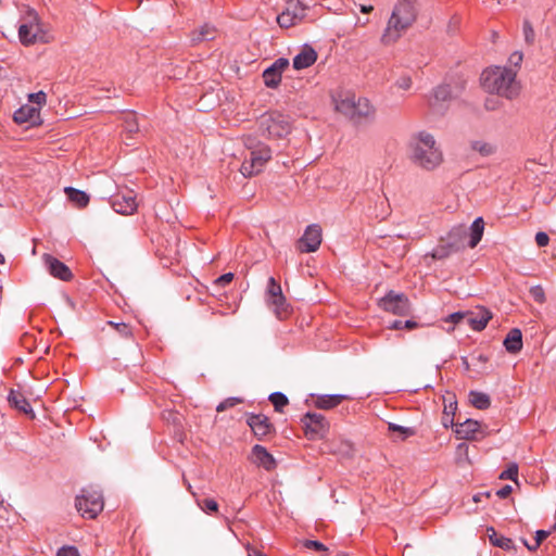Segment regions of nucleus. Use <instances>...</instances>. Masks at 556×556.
Listing matches in <instances>:
<instances>
[{
    "instance_id": "603ef678",
    "label": "nucleus",
    "mask_w": 556,
    "mask_h": 556,
    "mask_svg": "<svg viewBox=\"0 0 556 556\" xmlns=\"http://www.w3.org/2000/svg\"><path fill=\"white\" fill-rule=\"evenodd\" d=\"M56 556H80L78 549L75 546H63L61 547Z\"/></svg>"
},
{
    "instance_id": "680f3d73",
    "label": "nucleus",
    "mask_w": 556,
    "mask_h": 556,
    "mask_svg": "<svg viewBox=\"0 0 556 556\" xmlns=\"http://www.w3.org/2000/svg\"><path fill=\"white\" fill-rule=\"evenodd\" d=\"M168 415H169L168 420H172L174 424L179 422L178 414L169 412Z\"/></svg>"
},
{
    "instance_id": "c756f323",
    "label": "nucleus",
    "mask_w": 556,
    "mask_h": 556,
    "mask_svg": "<svg viewBox=\"0 0 556 556\" xmlns=\"http://www.w3.org/2000/svg\"><path fill=\"white\" fill-rule=\"evenodd\" d=\"M483 230H484V222H483L482 217L476 218L470 227V240L468 242V245L470 248L477 247V244L481 241Z\"/></svg>"
},
{
    "instance_id": "e433bc0d",
    "label": "nucleus",
    "mask_w": 556,
    "mask_h": 556,
    "mask_svg": "<svg viewBox=\"0 0 556 556\" xmlns=\"http://www.w3.org/2000/svg\"><path fill=\"white\" fill-rule=\"evenodd\" d=\"M279 293H282L280 283L274 278L270 277L268 279L267 288H266V299L267 298H277Z\"/></svg>"
},
{
    "instance_id": "2eb2a0df",
    "label": "nucleus",
    "mask_w": 556,
    "mask_h": 556,
    "mask_svg": "<svg viewBox=\"0 0 556 556\" xmlns=\"http://www.w3.org/2000/svg\"><path fill=\"white\" fill-rule=\"evenodd\" d=\"M45 266L49 274L54 278L63 281H70L73 278V274L67 265L50 254H43L42 256Z\"/></svg>"
},
{
    "instance_id": "f3484780",
    "label": "nucleus",
    "mask_w": 556,
    "mask_h": 556,
    "mask_svg": "<svg viewBox=\"0 0 556 556\" xmlns=\"http://www.w3.org/2000/svg\"><path fill=\"white\" fill-rule=\"evenodd\" d=\"M482 432L479 421L473 419H466L463 422L455 424V434L460 440H477Z\"/></svg>"
},
{
    "instance_id": "a19ab883",
    "label": "nucleus",
    "mask_w": 556,
    "mask_h": 556,
    "mask_svg": "<svg viewBox=\"0 0 556 556\" xmlns=\"http://www.w3.org/2000/svg\"><path fill=\"white\" fill-rule=\"evenodd\" d=\"M525 41L528 45H533L535 40V33L530 21L525 20L522 25Z\"/></svg>"
},
{
    "instance_id": "aec40b11",
    "label": "nucleus",
    "mask_w": 556,
    "mask_h": 556,
    "mask_svg": "<svg viewBox=\"0 0 556 556\" xmlns=\"http://www.w3.org/2000/svg\"><path fill=\"white\" fill-rule=\"evenodd\" d=\"M317 60V52L308 45H304L300 53L293 58V67L298 71L312 66Z\"/></svg>"
},
{
    "instance_id": "dca6fc26",
    "label": "nucleus",
    "mask_w": 556,
    "mask_h": 556,
    "mask_svg": "<svg viewBox=\"0 0 556 556\" xmlns=\"http://www.w3.org/2000/svg\"><path fill=\"white\" fill-rule=\"evenodd\" d=\"M492 318V313L483 307H477V311H467L466 324L475 331H482L489 320Z\"/></svg>"
},
{
    "instance_id": "09e8293b",
    "label": "nucleus",
    "mask_w": 556,
    "mask_h": 556,
    "mask_svg": "<svg viewBox=\"0 0 556 556\" xmlns=\"http://www.w3.org/2000/svg\"><path fill=\"white\" fill-rule=\"evenodd\" d=\"M28 100L29 102L31 103H35L39 106L46 104V101H47V96L43 91H38V92H35V93H30L28 96Z\"/></svg>"
},
{
    "instance_id": "6ab92c4d",
    "label": "nucleus",
    "mask_w": 556,
    "mask_h": 556,
    "mask_svg": "<svg viewBox=\"0 0 556 556\" xmlns=\"http://www.w3.org/2000/svg\"><path fill=\"white\" fill-rule=\"evenodd\" d=\"M39 109L29 104H24L14 112L13 121L18 125H36L39 119Z\"/></svg>"
},
{
    "instance_id": "20e7f679",
    "label": "nucleus",
    "mask_w": 556,
    "mask_h": 556,
    "mask_svg": "<svg viewBox=\"0 0 556 556\" xmlns=\"http://www.w3.org/2000/svg\"><path fill=\"white\" fill-rule=\"evenodd\" d=\"M336 111L353 124H362L375 117L376 110L367 98L356 97L352 92H339L333 97Z\"/></svg>"
},
{
    "instance_id": "7c9ffc66",
    "label": "nucleus",
    "mask_w": 556,
    "mask_h": 556,
    "mask_svg": "<svg viewBox=\"0 0 556 556\" xmlns=\"http://www.w3.org/2000/svg\"><path fill=\"white\" fill-rule=\"evenodd\" d=\"M452 98L451 88L448 85H440L432 92V99L430 104L432 106L439 105L440 103L450 101Z\"/></svg>"
},
{
    "instance_id": "c85d7f7f",
    "label": "nucleus",
    "mask_w": 556,
    "mask_h": 556,
    "mask_svg": "<svg viewBox=\"0 0 556 556\" xmlns=\"http://www.w3.org/2000/svg\"><path fill=\"white\" fill-rule=\"evenodd\" d=\"M452 254H455L453 250L450 249L448 244L441 239L440 244H438L430 253H427L424 258L427 260L431 257L435 261H443L450 257Z\"/></svg>"
},
{
    "instance_id": "338daca9",
    "label": "nucleus",
    "mask_w": 556,
    "mask_h": 556,
    "mask_svg": "<svg viewBox=\"0 0 556 556\" xmlns=\"http://www.w3.org/2000/svg\"><path fill=\"white\" fill-rule=\"evenodd\" d=\"M336 556H349L346 553L340 552Z\"/></svg>"
},
{
    "instance_id": "de8ad7c7",
    "label": "nucleus",
    "mask_w": 556,
    "mask_h": 556,
    "mask_svg": "<svg viewBox=\"0 0 556 556\" xmlns=\"http://www.w3.org/2000/svg\"><path fill=\"white\" fill-rule=\"evenodd\" d=\"M466 316H467V311L466 312H455L453 314H450L445 319L444 321L445 323H451L453 325H458L460 324L462 321H465L466 323Z\"/></svg>"
},
{
    "instance_id": "f8f14e48",
    "label": "nucleus",
    "mask_w": 556,
    "mask_h": 556,
    "mask_svg": "<svg viewBox=\"0 0 556 556\" xmlns=\"http://www.w3.org/2000/svg\"><path fill=\"white\" fill-rule=\"evenodd\" d=\"M247 425L252 430L254 437L263 441L268 437H271L276 433V429L274 425L270 422L269 418L264 414H254L247 413Z\"/></svg>"
},
{
    "instance_id": "cd10ccee",
    "label": "nucleus",
    "mask_w": 556,
    "mask_h": 556,
    "mask_svg": "<svg viewBox=\"0 0 556 556\" xmlns=\"http://www.w3.org/2000/svg\"><path fill=\"white\" fill-rule=\"evenodd\" d=\"M68 200L74 203L78 208L86 207L89 203V195L81 190L75 189L73 187H66L64 189Z\"/></svg>"
},
{
    "instance_id": "49530a36",
    "label": "nucleus",
    "mask_w": 556,
    "mask_h": 556,
    "mask_svg": "<svg viewBox=\"0 0 556 556\" xmlns=\"http://www.w3.org/2000/svg\"><path fill=\"white\" fill-rule=\"evenodd\" d=\"M239 403H242V399L240 397H228L226 400H224L223 402H220L217 407H216V410L217 412H224L230 407H233L236 406L237 404Z\"/></svg>"
},
{
    "instance_id": "a878e982",
    "label": "nucleus",
    "mask_w": 556,
    "mask_h": 556,
    "mask_svg": "<svg viewBox=\"0 0 556 556\" xmlns=\"http://www.w3.org/2000/svg\"><path fill=\"white\" fill-rule=\"evenodd\" d=\"M345 399L346 396L342 394L318 395L315 399V406L319 409H331L340 405Z\"/></svg>"
},
{
    "instance_id": "8fccbe9b",
    "label": "nucleus",
    "mask_w": 556,
    "mask_h": 556,
    "mask_svg": "<svg viewBox=\"0 0 556 556\" xmlns=\"http://www.w3.org/2000/svg\"><path fill=\"white\" fill-rule=\"evenodd\" d=\"M530 294L538 303H543L545 301V293L541 286H534L530 289Z\"/></svg>"
},
{
    "instance_id": "c9c22d12",
    "label": "nucleus",
    "mask_w": 556,
    "mask_h": 556,
    "mask_svg": "<svg viewBox=\"0 0 556 556\" xmlns=\"http://www.w3.org/2000/svg\"><path fill=\"white\" fill-rule=\"evenodd\" d=\"M124 129L128 134H135L139 130L137 116L134 113H128L125 115Z\"/></svg>"
},
{
    "instance_id": "0e129e2a",
    "label": "nucleus",
    "mask_w": 556,
    "mask_h": 556,
    "mask_svg": "<svg viewBox=\"0 0 556 556\" xmlns=\"http://www.w3.org/2000/svg\"><path fill=\"white\" fill-rule=\"evenodd\" d=\"M5 263V257L3 254L0 253V264H4Z\"/></svg>"
},
{
    "instance_id": "ea45409f",
    "label": "nucleus",
    "mask_w": 556,
    "mask_h": 556,
    "mask_svg": "<svg viewBox=\"0 0 556 556\" xmlns=\"http://www.w3.org/2000/svg\"><path fill=\"white\" fill-rule=\"evenodd\" d=\"M417 327H418V324L414 320H406V321L394 320L388 326V328L392 329V330H401V329L412 330Z\"/></svg>"
},
{
    "instance_id": "ddd939ff",
    "label": "nucleus",
    "mask_w": 556,
    "mask_h": 556,
    "mask_svg": "<svg viewBox=\"0 0 556 556\" xmlns=\"http://www.w3.org/2000/svg\"><path fill=\"white\" fill-rule=\"evenodd\" d=\"M321 244V228L317 224L307 226L304 235L298 242V250L302 253L315 252Z\"/></svg>"
},
{
    "instance_id": "72a5a7b5",
    "label": "nucleus",
    "mask_w": 556,
    "mask_h": 556,
    "mask_svg": "<svg viewBox=\"0 0 556 556\" xmlns=\"http://www.w3.org/2000/svg\"><path fill=\"white\" fill-rule=\"evenodd\" d=\"M470 147L482 156H490L496 151L495 146L483 140L471 141Z\"/></svg>"
},
{
    "instance_id": "5701e85b",
    "label": "nucleus",
    "mask_w": 556,
    "mask_h": 556,
    "mask_svg": "<svg viewBox=\"0 0 556 556\" xmlns=\"http://www.w3.org/2000/svg\"><path fill=\"white\" fill-rule=\"evenodd\" d=\"M504 346L508 353L516 354L522 349V333L518 328H513L504 339Z\"/></svg>"
},
{
    "instance_id": "4be33fe9",
    "label": "nucleus",
    "mask_w": 556,
    "mask_h": 556,
    "mask_svg": "<svg viewBox=\"0 0 556 556\" xmlns=\"http://www.w3.org/2000/svg\"><path fill=\"white\" fill-rule=\"evenodd\" d=\"M266 302L277 318L285 319L289 316L290 305L287 303L283 293H279L277 298H267Z\"/></svg>"
},
{
    "instance_id": "13d9d810",
    "label": "nucleus",
    "mask_w": 556,
    "mask_h": 556,
    "mask_svg": "<svg viewBox=\"0 0 556 556\" xmlns=\"http://www.w3.org/2000/svg\"><path fill=\"white\" fill-rule=\"evenodd\" d=\"M513 489L510 485H504L503 488H501L497 492H496V495L500 497V498H506L509 496V494L511 493Z\"/></svg>"
},
{
    "instance_id": "f704fd0d",
    "label": "nucleus",
    "mask_w": 556,
    "mask_h": 556,
    "mask_svg": "<svg viewBox=\"0 0 556 556\" xmlns=\"http://www.w3.org/2000/svg\"><path fill=\"white\" fill-rule=\"evenodd\" d=\"M269 401L278 413H282L283 408L289 404V400L282 392H274L269 395Z\"/></svg>"
},
{
    "instance_id": "37998d69",
    "label": "nucleus",
    "mask_w": 556,
    "mask_h": 556,
    "mask_svg": "<svg viewBox=\"0 0 556 556\" xmlns=\"http://www.w3.org/2000/svg\"><path fill=\"white\" fill-rule=\"evenodd\" d=\"M388 428L392 432L401 433L403 435L402 439H406V438L415 434V431L413 428H407V427L399 426L395 424H389Z\"/></svg>"
},
{
    "instance_id": "69168bd1",
    "label": "nucleus",
    "mask_w": 556,
    "mask_h": 556,
    "mask_svg": "<svg viewBox=\"0 0 556 556\" xmlns=\"http://www.w3.org/2000/svg\"><path fill=\"white\" fill-rule=\"evenodd\" d=\"M463 363H464V367H466L468 369L469 368V364H468L466 358L463 359Z\"/></svg>"
},
{
    "instance_id": "f257e3e1",
    "label": "nucleus",
    "mask_w": 556,
    "mask_h": 556,
    "mask_svg": "<svg viewBox=\"0 0 556 556\" xmlns=\"http://www.w3.org/2000/svg\"><path fill=\"white\" fill-rule=\"evenodd\" d=\"M417 16V0H397L381 36V42L386 46L396 42L413 26Z\"/></svg>"
},
{
    "instance_id": "423d86ee",
    "label": "nucleus",
    "mask_w": 556,
    "mask_h": 556,
    "mask_svg": "<svg viewBox=\"0 0 556 556\" xmlns=\"http://www.w3.org/2000/svg\"><path fill=\"white\" fill-rule=\"evenodd\" d=\"M257 127L260 134L267 139H282L291 132L292 121L279 111H270L257 119Z\"/></svg>"
},
{
    "instance_id": "9b49d317",
    "label": "nucleus",
    "mask_w": 556,
    "mask_h": 556,
    "mask_svg": "<svg viewBox=\"0 0 556 556\" xmlns=\"http://www.w3.org/2000/svg\"><path fill=\"white\" fill-rule=\"evenodd\" d=\"M306 10L307 7L300 0H289L286 10L277 16V23L280 27L289 28L304 20Z\"/></svg>"
},
{
    "instance_id": "4d7b16f0",
    "label": "nucleus",
    "mask_w": 556,
    "mask_h": 556,
    "mask_svg": "<svg viewBox=\"0 0 556 556\" xmlns=\"http://www.w3.org/2000/svg\"><path fill=\"white\" fill-rule=\"evenodd\" d=\"M523 59V54L520 51H515L509 55V63L516 67L520 66Z\"/></svg>"
},
{
    "instance_id": "412c9836",
    "label": "nucleus",
    "mask_w": 556,
    "mask_h": 556,
    "mask_svg": "<svg viewBox=\"0 0 556 556\" xmlns=\"http://www.w3.org/2000/svg\"><path fill=\"white\" fill-rule=\"evenodd\" d=\"M467 237V232L465 229L460 227L453 228L446 236V238H442L445 243L448 244L450 249L454 251V253H458L463 251L466 247L465 239Z\"/></svg>"
},
{
    "instance_id": "2f4dec72",
    "label": "nucleus",
    "mask_w": 556,
    "mask_h": 556,
    "mask_svg": "<svg viewBox=\"0 0 556 556\" xmlns=\"http://www.w3.org/2000/svg\"><path fill=\"white\" fill-rule=\"evenodd\" d=\"M468 396L471 405L478 409H486L491 405V399L486 393L470 391Z\"/></svg>"
},
{
    "instance_id": "0eeeda50",
    "label": "nucleus",
    "mask_w": 556,
    "mask_h": 556,
    "mask_svg": "<svg viewBox=\"0 0 556 556\" xmlns=\"http://www.w3.org/2000/svg\"><path fill=\"white\" fill-rule=\"evenodd\" d=\"M75 506L83 517L93 519L103 510V496L94 490H83L76 497Z\"/></svg>"
},
{
    "instance_id": "5fc2aeb1",
    "label": "nucleus",
    "mask_w": 556,
    "mask_h": 556,
    "mask_svg": "<svg viewBox=\"0 0 556 556\" xmlns=\"http://www.w3.org/2000/svg\"><path fill=\"white\" fill-rule=\"evenodd\" d=\"M232 280H233V274H232V273H227V274H224V275L219 276V277L214 281V283H215L216 286L224 287V286H226V285H229Z\"/></svg>"
},
{
    "instance_id": "39448f33",
    "label": "nucleus",
    "mask_w": 556,
    "mask_h": 556,
    "mask_svg": "<svg viewBox=\"0 0 556 556\" xmlns=\"http://www.w3.org/2000/svg\"><path fill=\"white\" fill-rule=\"evenodd\" d=\"M244 144L250 151V156L241 164L240 172L244 177H252L264 169L273 152L268 144L256 141L250 136L244 139Z\"/></svg>"
},
{
    "instance_id": "bb28decb",
    "label": "nucleus",
    "mask_w": 556,
    "mask_h": 556,
    "mask_svg": "<svg viewBox=\"0 0 556 556\" xmlns=\"http://www.w3.org/2000/svg\"><path fill=\"white\" fill-rule=\"evenodd\" d=\"M486 533L492 545L501 547L505 551L515 548L514 541L509 538L498 535L493 527H488Z\"/></svg>"
},
{
    "instance_id": "b1692460",
    "label": "nucleus",
    "mask_w": 556,
    "mask_h": 556,
    "mask_svg": "<svg viewBox=\"0 0 556 556\" xmlns=\"http://www.w3.org/2000/svg\"><path fill=\"white\" fill-rule=\"evenodd\" d=\"M8 401L12 407L24 413V414H33L31 405L28 400L24 396L20 391L11 390L8 395Z\"/></svg>"
},
{
    "instance_id": "7ed1b4c3",
    "label": "nucleus",
    "mask_w": 556,
    "mask_h": 556,
    "mask_svg": "<svg viewBox=\"0 0 556 556\" xmlns=\"http://www.w3.org/2000/svg\"><path fill=\"white\" fill-rule=\"evenodd\" d=\"M412 162L426 170H433L443 162V153L434 137L427 131H419L410 142Z\"/></svg>"
},
{
    "instance_id": "58836bf2",
    "label": "nucleus",
    "mask_w": 556,
    "mask_h": 556,
    "mask_svg": "<svg viewBox=\"0 0 556 556\" xmlns=\"http://www.w3.org/2000/svg\"><path fill=\"white\" fill-rule=\"evenodd\" d=\"M108 325L113 327L124 338L128 339L132 337L131 328L125 323L108 321Z\"/></svg>"
},
{
    "instance_id": "a18cd8bd",
    "label": "nucleus",
    "mask_w": 556,
    "mask_h": 556,
    "mask_svg": "<svg viewBox=\"0 0 556 556\" xmlns=\"http://www.w3.org/2000/svg\"><path fill=\"white\" fill-rule=\"evenodd\" d=\"M302 545H303V547H305L307 549H314L316 552H327L328 551V547L325 544H323L319 541H315V540H304L302 542Z\"/></svg>"
},
{
    "instance_id": "3c124183",
    "label": "nucleus",
    "mask_w": 556,
    "mask_h": 556,
    "mask_svg": "<svg viewBox=\"0 0 556 556\" xmlns=\"http://www.w3.org/2000/svg\"><path fill=\"white\" fill-rule=\"evenodd\" d=\"M270 66L282 75L283 71L289 67V60L286 58H279Z\"/></svg>"
},
{
    "instance_id": "473e14b6",
    "label": "nucleus",
    "mask_w": 556,
    "mask_h": 556,
    "mask_svg": "<svg viewBox=\"0 0 556 556\" xmlns=\"http://www.w3.org/2000/svg\"><path fill=\"white\" fill-rule=\"evenodd\" d=\"M281 74H279L271 66L263 72L264 84L268 88H277L281 83Z\"/></svg>"
},
{
    "instance_id": "6e6552de",
    "label": "nucleus",
    "mask_w": 556,
    "mask_h": 556,
    "mask_svg": "<svg viewBox=\"0 0 556 556\" xmlns=\"http://www.w3.org/2000/svg\"><path fill=\"white\" fill-rule=\"evenodd\" d=\"M301 422L304 429V434L308 440H320L328 433L329 422L321 414L306 413L301 418Z\"/></svg>"
},
{
    "instance_id": "393cba45",
    "label": "nucleus",
    "mask_w": 556,
    "mask_h": 556,
    "mask_svg": "<svg viewBox=\"0 0 556 556\" xmlns=\"http://www.w3.org/2000/svg\"><path fill=\"white\" fill-rule=\"evenodd\" d=\"M216 35V28L210 24H204L199 29L191 31L190 40L193 45H198L202 41L213 40Z\"/></svg>"
},
{
    "instance_id": "052dcab7",
    "label": "nucleus",
    "mask_w": 556,
    "mask_h": 556,
    "mask_svg": "<svg viewBox=\"0 0 556 556\" xmlns=\"http://www.w3.org/2000/svg\"><path fill=\"white\" fill-rule=\"evenodd\" d=\"M442 424H443V425H444V427H446V428L448 427V424H451V425H455V424H454V420H453V416L450 418V416L444 415V416H443V419H442Z\"/></svg>"
},
{
    "instance_id": "c03bdc74",
    "label": "nucleus",
    "mask_w": 556,
    "mask_h": 556,
    "mask_svg": "<svg viewBox=\"0 0 556 556\" xmlns=\"http://www.w3.org/2000/svg\"><path fill=\"white\" fill-rule=\"evenodd\" d=\"M201 509L205 513H216L218 510V504L213 498H204L198 503Z\"/></svg>"
},
{
    "instance_id": "9d476101",
    "label": "nucleus",
    "mask_w": 556,
    "mask_h": 556,
    "mask_svg": "<svg viewBox=\"0 0 556 556\" xmlns=\"http://www.w3.org/2000/svg\"><path fill=\"white\" fill-rule=\"evenodd\" d=\"M38 16L35 11H28L25 21L18 27V38L22 45L30 46L41 39Z\"/></svg>"
},
{
    "instance_id": "4c0bfd02",
    "label": "nucleus",
    "mask_w": 556,
    "mask_h": 556,
    "mask_svg": "<svg viewBox=\"0 0 556 556\" xmlns=\"http://www.w3.org/2000/svg\"><path fill=\"white\" fill-rule=\"evenodd\" d=\"M517 478H518V465L516 463L509 464L507 469L502 471L500 475V479H502V480L517 481Z\"/></svg>"
},
{
    "instance_id": "bf43d9fd",
    "label": "nucleus",
    "mask_w": 556,
    "mask_h": 556,
    "mask_svg": "<svg viewBox=\"0 0 556 556\" xmlns=\"http://www.w3.org/2000/svg\"><path fill=\"white\" fill-rule=\"evenodd\" d=\"M457 403L451 402L448 405H445L443 414L446 416H454L456 410Z\"/></svg>"
},
{
    "instance_id": "6e6d98bb",
    "label": "nucleus",
    "mask_w": 556,
    "mask_h": 556,
    "mask_svg": "<svg viewBox=\"0 0 556 556\" xmlns=\"http://www.w3.org/2000/svg\"><path fill=\"white\" fill-rule=\"evenodd\" d=\"M535 242L540 248L546 247L549 242L548 235L543 231H539L535 235Z\"/></svg>"
},
{
    "instance_id": "f03ea898",
    "label": "nucleus",
    "mask_w": 556,
    "mask_h": 556,
    "mask_svg": "<svg viewBox=\"0 0 556 556\" xmlns=\"http://www.w3.org/2000/svg\"><path fill=\"white\" fill-rule=\"evenodd\" d=\"M516 76L517 72L511 68L495 66L482 72L481 84L488 92L514 100L521 89Z\"/></svg>"
},
{
    "instance_id": "4468645a",
    "label": "nucleus",
    "mask_w": 556,
    "mask_h": 556,
    "mask_svg": "<svg viewBox=\"0 0 556 556\" xmlns=\"http://www.w3.org/2000/svg\"><path fill=\"white\" fill-rule=\"evenodd\" d=\"M111 206L118 214L130 215L136 212L138 203L134 192L127 191L126 193L114 195L111 200Z\"/></svg>"
},
{
    "instance_id": "864d4df0",
    "label": "nucleus",
    "mask_w": 556,
    "mask_h": 556,
    "mask_svg": "<svg viewBox=\"0 0 556 556\" xmlns=\"http://www.w3.org/2000/svg\"><path fill=\"white\" fill-rule=\"evenodd\" d=\"M395 85L403 90H408L412 87V78L407 75H403L397 78Z\"/></svg>"
},
{
    "instance_id": "1a4fd4ad",
    "label": "nucleus",
    "mask_w": 556,
    "mask_h": 556,
    "mask_svg": "<svg viewBox=\"0 0 556 556\" xmlns=\"http://www.w3.org/2000/svg\"><path fill=\"white\" fill-rule=\"evenodd\" d=\"M379 306L384 312L397 316H408L412 313L408 298L403 293H395L394 291H389L382 299H380Z\"/></svg>"
},
{
    "instance_id": "79ce46f5",
    "label": "nucleus",
    "mask_w": 556,
    "mask_h": 556,
    "mask_svg": "<svg viewBox=\"0 0 556 556\" xmlns=\"http://www.w3.org/2000/svg\"><path fill=\"white\" fill-rule=\"evenodd\" d=\"M549 535V531H545V530H539L535 532V542L533 543V546H530L529 543L525 540L523 541V544L526 545V547L533 552L535 551L540 544Z\"/></svg>"
},
{
    "instance_id": "a211bd4d",
    "label": "nucleus",
    "mask_w": 556,
    "mask_h": 556,
    "mask_svg": "<svg viewBox=\"0 0 556 556\" xmlns=\"http://www.w3.org/2000/svg\"><path fill=\"white\" fill-rule=\"evenodd\" d=\"M251 458L255 465L263 467L267 471L276 468V460L274 456L260 444H256L252 447Z\"/></svg>"
},
{
    "instance_id": "774afa93",
    "label": "nucleus",
    "mask_w": 556,
    "mask_h": 556,
    "mask_svg": "<svg viewBox=\"0 0 556 556\" xmlns=\"http://www.w3.org/2000/svg\"><path fill=\"white\" fill-rule=\"evenodd\" d=\"M481 361H485L486 358L483 357L482 355L479 357Z\"/></svg>"
},
{
    "instance_id": "e2e57ef3",
    "label": "nucleus",
    "mask_w": 556,
    "mask_h": 556,
    "mask_svg": "<svg viewBox=\"0 0 556 556\" xmlns=\"http://www.w3.org/2000/svg\"><path fill=\"white\" fill-rule=\"evenodd\" d=\"M372 10H374V8H372L371 5H368V7H367V5H362V8H361V11H362L363 13H369V12H371Z\"/></svg>"
}]
</instances>
